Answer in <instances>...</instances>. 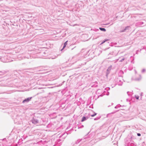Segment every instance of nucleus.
Segmentation results:
<instances>
[{
    "label": "nucleus",
    "mask_w": 146,
    "mask_h": 146,
    "mask_svg": "<svg viewBox=\"0 0 146 146\" xmlns=\"http://www.w3.org/2000/svg\"><path fill=\"white\" fill-rule=\"evenodd\" d=\"M84 126L83 125H81L80 127H78V128H82Z\"/></svg>",
    "instance_id": "aec40b11"
},
{
    "label": "nucleus",
    "mask_w": 146,
    "mask_h": 146,
    "mask_svg": "<svg viewBox=\"0 0 146 146\" xmlns=\"http://www.w3.org/2000/svg\"><path fill=\"white\" fill-rule=\"evenodd\" d=\"M109 54H111L113 55V56H115L116 55V53H115L114 52H111L109 54H108V55H109Z\"/></svg>",
    "instance_id": "9b49d317"
},
{
    "label": "nucleus",
    "mask_w": 146,
    "mask_h": 146,
    "mask_svg": "<svg viewBox=\"0 0 146 146\" xmlns=\"http://www.w3.org/2000/svg\"><path fill=\"white\" fill-rule=\"evenodd\" d=\"M112 67V66L111 65L108 68V69L107 70V71L106 72V76L107 77V76L110 73V71L111 70Z\"/></svg>",
    "instance_id": "423d86ee"
},
{
    "label": "nucleus",
    "mask_w": 146,
    "mask_h": 146,
    "mask_svg": "<svg viewBox=\"0 0 146 146\" xmlns=\"http://www.w3.org/2000/svg\"><path fill=\"white\" fill-rule=\"evenodd\" d=\"M129 145L130 146H133L134 144L133 143H130Z\"/></svg>",
    "instance_id": "a211bd4d"
},
{
    "label": "nucleus",
    "mask_w": 146,
    "mask_h": 146,
    "mask_svg": "<svg viewBox=\"0 0 146 146\" xmlns=\"http://www.w3.org/2000/svg\"><path fill=\"white\" fill-rule=\"evenodd\" d=\"M66 45L65 44H64L63 46V48L62 49H61V50L62 51L66 46Z\"/></svg>",
    "instance_id": "dca6fc26"
},
{
    "label": "nucleus",
    "mask_w": 146,
    "mask_h": 146,
    "mask_svg": "<svg viewBox=\"0 0 146 146\" xmlns=\"http://www.w3.org/2000/svg\"><path fill=\"white\" fill-rule=\"evenodd\" d=\"M137 135L138 136H140L141 135V134L140 133H137Z\"/></svg>",
    "instance_id": "a878e982"
},
{
    "label": "nucleus",
    "mask_w": 146,
    "mask_h": 146,
    "mask_svg": "<svg viewBox=\"0 0 146 146\" xmlns=\"http://www.w3.org/2000/svg\"><path fill=\"white\" fill-rule=\"evenodd\" d=\"M89 137H89V136L87 134L85 135L83 138L82 139H78L77 140L76 142V144H77L78 143L81 141L82 140L84 141V139H86Z\"/></svg>",
    "instance_id": "20e7f679"
},
{
    "label": "nucleus",
    "mask_w": 146,
    "mask_h": 146,
    "mask_svg": "<svg viewBox=\"0 0 146 146\" xmlns=\"http://www.w3.org/2000/svg\"><path fill=\"white\" fill-rule=\"evenodd\" d=\"M6 138H4V139H3V140H6Z\"/></svg>",
    "instance_id": "2f4dec72"
},
{
    "label": "nucleus",
    "mask_w": 146,
    "mask_h": 146,
    "mask_svg": "<svg viewBox=\"0 0 146 146\" xmlns=\"http://www.w3.org/2000/svg\"><path fill=\"white\" fill-rule=\"evenodd\" d=\"M38 118V117H36L35 116L33 117L31 120L32 123L34 124H36L38 123L39 122Z\"/></svg>",
    "instance_id": "7ed1b4c3"
},
{
    "label": "nucleus",
    "mask_w": 146,
    "mask_h": 146,
    "mask_svg": "<svg viewBox=\"0 0 146 146\" xmlns=\"http://www.w3.org/2000/svg\"><path fill=\"white\" fill-rule=\"evenodd\" d=\"M135 146H136V145H135Z\"/></svg>",
    "instance_id": "f704fd0d"
},
{
    "label": "nucleus",
    "mask_w": 146,
    "mask_h": 146,
    "mask_svg": "<svg viewBox=\"0 0 146 146\" xmlns=\"http://www.w3.org/2000/svg\"><path fill=\"white\" fill-rule=\"evenodd\" d=\"M99 29L101 31L103 32H105L106 31V29L104 28L100 27Z\"/></svg>",
    "instance_id": "f8f14e48"
},
{
    "label": "nucleus",
    "mask_w": 146,
    "mask_h": 146,
    "mask_svg": "<svg viewBox=\"0 0 146 146\" xmlns=\"http://www.w3.org/2000/svg\"><path fill=\"white\" fill-rule=\"evenodd\" d=\"M134 60V58H133V60L131 61V63H134V62L133 61Z\"/></svg>",
    "instance_id": "bb28decb"
},
{
    "label": "nucleus",
    "mask_w": 146,
    "mask_h": 146,
    "mask_svg": "<svg viewBox=\"0 0 146 146\" xmlns=\"http://www.w3.org/2000/svg\"><path fill=\"white\" fill-rule=\"evenodd\" d=\"M0 73H2V72H1L0 71Z\"/></svg>",
    "instance_id": "72a5a7b5"
},
{
    "label": "nucleus",
    "mask_w": 146,
    "mask_h": 146,
    "mask_svg": "<svg viewBox=\"0 0 146 146\" xmlns=\"http://www.w3.org/2000/svg\"><path fill=\"white\" fill-rule=\"evenodd\" d=\"M7 58L8 57L7 56L0 57V61L3 62H10V61L7 59Z\"/></svg>",
    "instance_id": "f03ea898"
},
{
    "label": "nucleus",
    "mask_w": 146,
    "mask_h": 146,
    "mask_svg": "<svg viewBox=\"0 0 146 146\" xmlns=\"http://www.w3.org/2000/svg\"><path fill=\"white\" fill-rule=\"evenodd\" d=\"M145 71V69H143L142 70V73H144Z\"/></svg>",
    "instance_id": "f3484780"
},
{
    "label": "nucleus",
    "mask_w": 146,
    "mask_h": 146,
    "mask_svg": "<svg viewBox=\"0 0 146 146\" xmlns=\"http://www.w3.org/2000/svg\"><path fill=\"white\" fill-rule=\"evenodd\" d=\"M121 80H123L122 77L118 76L117 78H116L114 80V82H115L117 84H118L119 86H121L122 84V82Z\"/></svg>",
    "instance_id": "f257e3e1"
},
{
    "label": "nucleus",
    "mask_w": 146,
    "mask_h": 146,
    "mask_svg": "<svg viewBox=\"0 0 146 146\" xmlns=\"http://www.w3.org/2000/svg\"><path fill=\"white\" fill-rule=\"evenodd\" d=\"M91 87H96L97 86V85H96L95 86H94V85H93L92 84H91Z\"/></svg>",
    "instance_id": "4be33fe9"
},
{
    "label": "nucleus",
    "mask_w": 146,
    "mask_h": 146,
    "mask_svg": "<svg viewBox=\"0 0 146 146\" xmlns=\"http://www.w3.org/2000/svg\"><path fill=\"white\" fill-rule=\"evenodd\" d=\"M139 23L140 24H142L143 23L142 22H139Z\"/></svg>",
    "instance_id": "cd10ccee"
},
{
    "label": "nucleus",
    "mask_w": 146,
    "mask_h": 146,
    "mask_svg": "<svg viewBox=\"0 0 146 146\" xmlns=\"http://www.w3.org/2000/svg\"><path fill=\"white\" fill-rule=\"evenodd\" d=\"M32 97H29L28 98H27L26 99H25L24 100L23 102L22 103H25L26 102L27 103L29 101H30L31 99H32Z\"/></svg>",
    "instance_id": "0eeeda50"
},
{
    "label": "nucleus",
    "mask_w": 146,
    "mask_h": 146,
    "mask_svg": "<svg viewBox=\"0 0 146 146\" xmlns=\"http://www.w3.org/2000/svg\"><path fill=\"white\" fill-rule=\"evenodd\" d=\"M108 40H105L103 41L101 43V44H103L106 41Z\"/></svg>",
    "instance_id": "6ab92c4d"
},
{
    "label": "nucleus",
    "mask_w": 146,
    "mask_h": 146,
    "mask_svg": "<svg viewBox=\"0 0 146 146\" xmlns=\"http://www.w3.org/2000/svg\"><path fill=\"white\" fill-rule=\"evenodd\" d=\"M45 68L44 67H42V70H46Z\"/></svg>",
    "instance_id": "b1692460"
},
{
    "label": "nucleus",
    "mask_w": 146,
    "mask_h": 146,
    "mask_svg": "<svg viewBox=\"0 0 146 146\" xmlns=\"http://www.w3.org/2000/svg\"><path fill=\"white\" fill-rule=\"evenodd\" d=\"M129 93V92H127V94H128V95L129 96V94H128V93Z\"/></svg>",
    "instance_id": "c756f323"
},
{
    "label": "nucleus",
    "mask_w": 146,
    "mask_h": 146,
    "mask_svg": "<svg viewBox=\"0 0 146 146\" xmlns=\"http://www.w3.org/2000/svg\"><path fill=\"white\" fill-rule=\"evenodd\" d=\"M121 106L119 104L117 105L115 107V109H117L121 107Z\"/></svg>",
    "instance_id": "ddd939ff"
},
{
    "label": "nucleus",
    "mask_w": 146,
    "mask_h": 146,
    "mask_svg": "<svg viewBox=\"0 0 146 146\" xmlns=\"http://www.w3.org/2000/svg\"><path fill=\"white\" fill-rule=\"evenodd\" d=\"M68 1H67V2H66V3H65V5H66V4H68Z\"/></svg>",
    "instance_id": "c85d7f7f"
},
{
    "label": "nucleus",
    "mask_w": 146,
    "mask_h": 146,
    "mask_svg": "<svg viewBox=\"0 0 146 146\" xmlns=\"http://www.w3.org/2000/svg\"><path fill=\"white\" fill-rule=\"evenodd\" d=\"M96 114H97V113L94 112V114L91 115V116L93 117H94L96 115Z\"/></svg>",
    "instance_id": "2eb2a0df"
},
{
    "label": "nucleus",
    "mask_w": 146,
    "mask_h": 146,
    "mask_svg": "<svg viewBox=\"0 0 146 146\" xmlns=\"http://www.w3.org/2000/svg\"><path fill=\"white\" fill-rule=\"evenodd\" d=\"M101 117V116L97 117L94 119V120H96L99 119Z\"/></svg>",
    "instance_id": "4468645a"
},
{
    "label": "nucleus",
    "mask_w": 146,
    "mask_h": 146,
    "mask_svg": "<svg viewBox=\"0 0 146 146\" xmlns=\"http://www.w3.org/2000/svg\"><path fill=\"white\" fill-rule=\"evenodd\" d=\"M68 41H67L66 42H65L64 43V44H65V45H66V46L67 45V44Z\"/></svg>",
    "instance_id": "412c9836"
},
{
    "label": "nucleus",
    "mask_w": 146,
    "mask_h": 146,
    "mask_svg": "<svg viewBox=\"0 0 146 146\" xmlns=\"http://www.w3.org/2000/svg\"><path fill=\"white\" fill-rule=\"evenodd\" d=\"M88 117H86L85 116H83L82 117V119L81 120V121L82 122L86 120L87 119H88Z\"/></svg>",
    "instance_id": "1a4fd4ad"
},
{
    "label": "nucleus",
    "mask_w": 146,
    "mask_h": 146,
    "mask_svg": "<svg viewBox=\"0 0 146 146\" xmlns=\"http://www.w3.org/2000/svg\"><path fill=\"white\" fill-rule=\"evenodd\" d=\"M124 60V58H123L122 59H121V60H120V62H122Z\"/></svg>",
    "instance_id": "5701e85b"
},
{
    "label": "nucleus",
    "mask_w": 146,
    "mask_h": 146,
    "mask_svg": "<svg viewBox=\"0 0 146 146\" xmlns=\"http://www.w3.org/2000/svg\"><path fill=\"white\" fill-rule=\"evenodd\" d=\"M131 28L129 26H127L123 30H121L120 31V33L124 32H128L131 29Z\"/></svg>",
    "instance_id": "39448f33"
},
{
    "label": "nucleus",
    "mask_w": 146,
    "mask_h": 146,
    "mask_svg": "<svg viewBox=\"0 0 146 146\" xmlns=\"http://www.w3.org/2000/svg\"><path fill=\"white\" fill-rule=\"evenodd\" d=\"M131 58H133V57H132V56H131Z\"/></svg>",
    "instance_id": "473e14b6"
},
{
    "label": "nucleus",
    "mask_w": 146,
    "mask_h": 146,
    "mask_svg": "<svg viewBox=\"0 0 146 146\" xmlns=\"http://www.w3.org/2000/svg\"><path fill=\"white\" fill-rule=\"evenodd\" d=\"M135 98H136V99H139V96H135Z\"/></svg>",
    "instance_id": "393cba45"
},
{
    "label": "nucleus",
    "mask_w": 146,
    "mask_h": 146,
    "mask_svg": "<svg viewBox=\"0 0 146 146\" xmlns=\"http://www.w3.org/2000/svg\"><path fill=\"white\" fill-rule=\"evenodd\" d=\"M141 77L140 75H139V77L138 78H136L135 79V80L136 81H139L141 79Z\"/></svg>",
    "instance_id": "9d476101"
},
{
    "label": "nucleus",
    "mask_w": 146,
    "mask_h": 146,
    "mask_svg": "<svg viewBox=\"0 0 146 146\" xmlns=\"http://www.w3.org/2000/svg\"><path fill=\"white\" fill-rule=\"evenodd\" d=\"M124 72L122 70H120L119 71V73H118V76H121L122 77V75L123 74Z\"/></svg>",
    "instance_id": "6e6552de"
},
{
    "label": "nucleus",
    "mask_w": 146,
    "mask_h": 146,
    "mask_svg": "<svg viewBox=\"0 0 146 146\" xmlns=\"http://www.w3.org/2000/svg\"><path fill=\"white\" fill-rule=\"evenodd\" d=\"M109 93H107V94H106V95H109Z\"/></svg>",
    "instance_id": "7c9ffc66"
}]
</instances>
